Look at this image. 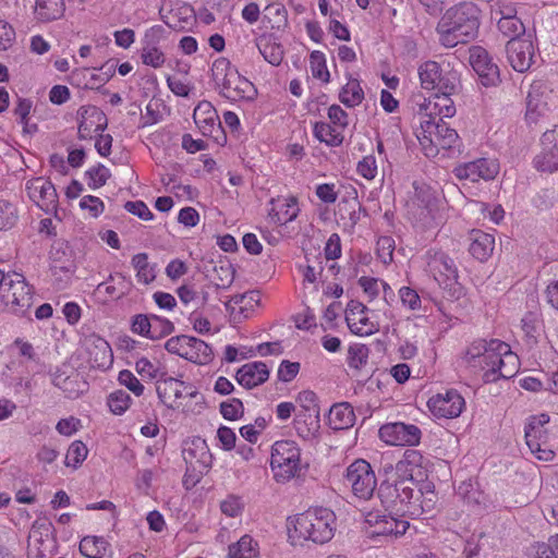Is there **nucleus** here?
Instances as JSON below:
<instances>
[{"instance_id": "5701e85b", "label": "nucleus", "mask_w": 558, "mask_h": 558, "mask_svg": "<svg viewBox=\"0 0 558 558\" xmlns=\"http://www.w3.org/2000/svg\"><path fill=\"white\" fill-rule=\"evenodd\" d=\"M454 93L436 92L432 97L424 98L422 102H417L418 112L427 119L451 118L456 113L453 100L450 98Z\"/></svg>"}, {"instance_id": "6ab92c4d", "label": "nucleus", "mask_w": 558, "mask_h": 558, "mask_svg": "<svg viewBox=\"0 0 558 558\" xmlns=\"http://www.w3.org/2000/svg\"><path fill=\"white\" fill-rule=\"evenodd\" d=\"M470 63L484 86H496L500 82L499 68L483 47L470 49Z\"/></svg>"}, {"instance_id": "a19ab883", "label": "nucleus", "mask_w": 558, "mask_h": 558, "mask_svg": "<svg viewBox=\"0 0 558 558\" xmlns=\"http://www.w3.org/2000/svg\"><path fill=\"white\" fill-rule=\"evenodd\" d=\"M135 369L143 379H155L157 383L167 375L166 368L161 363L158 361L151 362L146 357H142L135 363Z\"/></svg>"}, {"instance_id": "4d7b16f0", "label": "nucleus", "mask_w": 558, "mask_h": 558, "mask_svg": "<svg viewBox=\"0 0 558 558\" xmlns=\"http://www.w3.org/2000/svg\"><path fill=\"white\" fill-rule=\"evenodd\" d=\"M243 403L240 399L233 398L220 404V412L226 420L234 421L243 414Z\"/></svg>"}, {"instance_id": "cd10ccee", "label": "nucleus", "mask_w": 558, "mask_h": 558, "mask_svg": "<svg viewBox=\"0 0 558 558\" xmlns=\"http://www.w3.org/2000/svg\"><path fill=\"white\" fill-rule=\"evenodd\" d=\"M260 302L259 291H248L243 294H236L232 296L228 302L225 303L227 312L233 316L234 319L241 317L247 318Z\"/></svg>"}, {"instance_id": "7c9ffc66", "label": "nucleus", "mask_w": 558, "mask_h": 558, "mask_svg": "<svg viewBox=\"0 0 558 558\" xmlns=\"http://www.w3.org/2000/svg\"><path fill=\"white\" fill-rule=\"evenodd\" d=\"M132 288L130 278L121 272H116L109 276L108 281L99 283L95 292L96 294L105 293L111 299L119 300L130 294Z\"/></svg>"}, {"instance_id": "3c124183", "label": "nucleus", "mask_w": 558, "mask_h": 558, "mask_svg": "<svg viewBox=\"0 0 558 558\" xmlns=\"http://www.w3.org/2000/svg\"><path fill=\"white\" fill-rule=\"evenodd\" d=\"M220 510L227 517L236 518L241 515L244 510V501L240 496L228 495L226 499L220 502Z\"/></svg>"}, {"instance_id": "1a4fd4ad", "label": "nucleus", "mask_w": 558, "mask_h": 558, "mask_svg": "<svg viewBox=\"0 0 558 558\" xmlns=\"http://www.w3.org/2000/svg\"><path fill=\"white\" fill-rule=\"evenodd\" d=\"M416 486L412 476L399 478L395 483L386 481L380 484L378 494L384 502L395 508L400 506L398 510L408 513L409 506L420 499Z\"/></svg>"}, {"instance_id": "bb28decb", "label": "nucleus", "mask_w": 558, "mask_h": 558, "mask_svg": "<svg viewBox=\"0 0 558 558\" xmlns=\"http://www.w3.org/2000/svg\"><path fill=\"white\" fill-rule=\"evenodd\" d=\"M193 119L204 136H214L221 129L218 113L211 102L201 101L193 112Z\"/></svg>"}, {"instance_id": "f704fd0d", "label": "nucleus", "mask_w": 558, "mask_h": 558, "mask_svg": "<svg viewBox=\"0 0 558 558\" xmlns=\"http://www.w3.org/2000/svg\"><path fill=\"white\" fill-rule=\"evenodd\" d=\"M89 363L95 368H107L112 363V351L102 338H96L88 347Z\"/></svg>"}, {"instance_id": "864d4df0", "label": "nucleus", "mask_w": 558, "mask_h": 558, "mask_svg": "<svg viewBox=\"0 0 558 558\" xmlns=\"http://www.w3.org/2000/svg\"><path fill=\"white\" fill-rule=\"evenodd\" d=\"M368 359V349L363 344L351 345L348 350V364L350 367L360 369L366 364Z\"/></svg>"}, {"instance_id": "4c0bfd02", "label": "nucleus", "mask_w": 558, "mask_h": 558, "mask_svg": "<svg viewBox=\"0 0 558 558\" xmlns=\"http://www.w3.org/2000/svg\"><path fill=\"white\" fill-rule=\"evenodd\" d=\"M417 495L420 499L416 504L409 506L408 514L418 517L423 513H430L437 502V496L430 484H426L424 490L418 489Z\"/></svg>"}, {"instance_id": "0e129e2a", "label": "nucleus", "mask_w": 558, "mask_h": 558, "mask_svg": "<svg viewBox=\"0 0 558 558\" xmlns=\"http://www.w3.org/2000/svg\"><path fill=\"white\" fill-rule=\"evenodd\" d=\"M82 209L88 210L93 217H98L104 213L105 205L99 197L93 195L84 196L80 202Z\"/></svg>"}, {"instance_id": "473e14b6", "label": "nucleus", "mask_w": 558, "mask_h": 558, "mask_svg": "<svg viewBox=\"0 0 558 558\" xmlns=\"http://www.w3.org/2000/svg\"><path fill=\"white\" fill-rule=\"evenodd\" d=\"M298 199L294 196H289L278 199V205L269 210V219L276 225H286L294 220L299 215Z\"/></svg>"}, {"instance_id": "39448f33", "label": "nucleus", "mask_w": 558, "mask_h": 558, "mask_svg": "<svg viewBox=\"0 0 558 558\" xmlns=\"http://www.w3.org/2000/svg\"><path fill=\"white\" fill-rule=\"evenodd\" d=\"M0 301L4 311L19 316L27 314L33 305V292L23 275L0 270Z\"/></svg>"}, {"instance_id": "412c9836", "label": "nucleus", "mask_w": 558, "mask_h": 558, "mask_svg": "<svg viewBox=\"0 0 558 558\" xmlns=\"http://www.w3.org/2000/svg\"><path fill=\"white\" fill-rule=\"evenodd\" d=\"M507 58L517 72L527 71L534 58V45L527 38H511L506 45Z\"/></svg>"}, {"instance_id": "c9c22d12", "label": "nucleus", "mask_w": 558, "mask_h": 558, "mask_svg": "<svg viewBox=\"0 0 558 558\" xmlns=\"http://www.w3.org/2000/svg\"><path fill=\"white\" fill-rule=\"evenodd\" d=\"M65 11L64 0H36L35 17L47 23L63 16Z\"/></svg>"}, {"instance_id": "c03bdc74", "label": "nucleus", "mask_w": 558, "mask_h": 558, "mask_svg": "<svg viewBox=\"0 0 558 558\" xmlns=\"http://www.w3.org/2000/svg\"><path fill=\"white\" fill-rule=\"evenodd\" d=\"M296 401L301 408L299 411H307V416H311L310 424L315 425L319 417V408L316 395L313 391L304 390L299 393Z\"/></svg>"}, {"instance_id": "79ce46f5", "label": "nucleus", "mask_w": 558, "mask_h": 558, "mask_svg": "<svg viewBox=\"0 0 558 558\" xmlns=\"http://www.w3.org/2000/svg\"><path fill=\"white\" fill-rule=\"evenodd\" d=\"M108 547L104 537L86 536L80 543V551L87 558H101Z\"/></svg>"}, {"instance_id": "37998d69", "label": "nucleus", "mask_w": 558, "mask_h": 558, "mask_svg": "<svg viewBox=\"0 0 558 558\" xmlns=\"http://www.w3.org/2000/svg\"><path fill=\"white\" fill-rule=\"evenodd\" d=\"M340 101L347 107H355L364 99V92L360 82L355 78H350L349 82L342 87L339 94Z\"/></svg>"}, {"instance_id": "c85d7f7f", "label": "nucleus", "mask_w": 558, "mask_h": 558, "mask_svg": "<svg viewBox=\"0 0 558 558\" xmlns=\"http://www.w3.org/2000/svg\"><path fill=\"white\" fill-rule=\"evenodd\" d=\"M268 377L269 369L264 362L244 364L235 374L236 381L246 389H253L264 384Z\"/></svg>"}, {"instance_id": "b1692460", "label": "nucleus", "mask_w": 558, "mask_h": 558, "mask_svg": "<svg viewBox=\"0 0 558 558\" xmlns=\"http://www.w3.org/2000/svg\"><path fill=\"white\" fill-rule=\"evenodd\" d=\"M165 35V28L161 25H154L145 32L144 46L141 58L145 65L158 69L166 61L165 53L158 48V43Z\"/></svg>"}, {"instance_id": "09e8293b", "label": "nucleus", "mask_w": 558, "mask_h": 558, "mask_svg": "<svg viewBox=\"0 0 558 558\" xmlns=\"http://www.w3.org/2000/svg\"><path fill=\"white\" fill-rule=\"evenodd\" d=\"M498 29L506 36L511 38H520L521 34H524L525 27L519 17L513 19H498Z\"/></svg>"}, {"instance_id": "2f4dec72", "label": "nucleus", "mask_w": 558, "mask_h": 558, "mask_svg": "<svg viewBox=\"0 0 558 558\" xmlns=\"http://www.w3.org/2000/svg\"><path fill=\"white\" fill-rule=\"evenodd\" d=\"M469 252L480 262H486L495 248V238L482 230H472L470 233Z\"/></svg>"}, {"instance_id": "20e7f679", "label": "nucleus", "mask_w": 558, "mask_h": 558, "mask_svg": "<svg viewBox=\"0 0 558 558\" xmlns=\"http://www.w3.org/2000/svg\"><path fill=\"white\" fill-rule=\"evenodd\" d=\"M211 78L219 94L228 100L240 101L252 99L255 95L254 85L226 58H218L211 65Z\"/></svg>"}, {"instance_id": "aec40b11", "label": "nucleus", "mask_w": 558, "mask_h": 558, "mask_svg": "<svg viewBox=\"0 0 558 558\" xmlns=\"http://www.w3.org/2000/svg\"><path fill=\"white\" fill-rule=\"evenodd\" d=\"M368 308L356 300H351L345 308V322L350 331L356 336H371L378 327L366 315Z\"/></svg>"}, {"instance_id": "c756f323", "label": "nucleus", "mask_w": 558, "mask_h": 558, "mask_svg": "<svg viewBox=\"0 0 558 558\" xmlns=\"http://www.w3.org/2000/svg\"><path fill=\"white\" fill-rule=\"evenodd\" d=\"M524 436L527 447L538 460L550 461L554 459L555 451L549 444L547 429L525 428Z\"/></svg>"}, {"instance_id": "de8ad7c7", "label": "nucleus", "mask_w": 558, "mask_h": 558, "mask_svg": "<svg viewBox=\"0 0 558 558\" xmlns=\"http://www.w3.org/2000/svg\"><path fill=\"white\" fill-rule=\"evenodd\" d=\"M88 449L86 445L80 440L73 441L65 456L66 466L76 469L86 459Z\"/></svg>"}, {"instance_id": "13d9d810", "label": "nucleus", "mask_w": 558, "mask_h": 558, "mask_svg": "<svg viewBox=\"0 0 558 558\" xmlns=\"http://www.w3.org/2000/svg\"><path fill=\"white\" fill-rule=\"evenodd\" d=\"M395 240L391 236H380L377 241V255L384 264L392 262Z\"/></svg>"}, {"instance_id": "774afa93", "label": "nucleus", "mask_w": 558, "mask_h": 558, "mask_svg": "<svg viewBox=\"0 0 558 558\" xmlns=\"http://www.w3.org/2000/svg\"><path fill=\"white\" fill-rule=\"evenodd\" d=\"M124 208L129 213L137 216L138 218H141L143 220L153 219V213L150 211L148 206L142 201L126 202L124 205Z\"/></svg>"}, {"instance_id": "338daca9", "label": "nucleus", "mask_w": 558, "mask_h": 558, "mask_svg": "<svg viewBox=\"0 0 558 558\" xmlns=\"http://www.w3.org/2000/svg\"><path fill=\"white\" fill-rule=\"evenodd\" d=\"M360 286L363 288L364 293L368 298V302L376 299L380 291V280L371 277H361L359 279Z\"/></svg>"}, {"instance_id": "052dcab7", "label": "nucleus", "mask_w": 558, "mask_h": 558, "mask_svg": "<svg viewBox=\"0 0 558 558\" xmlns=\"http://www.w3.org/2000/svg\"><path fill=\"white\" fill-rule=\"evenodd\" d=\"M399 296L402 304L411 311H417L421 308V298L415 290L409 287H402L399 290Z\"/></svg>"}, {"instance_id": "ea45409f", "label": "nucleus", "mask_w": 558, "mask_h": 558, "mask_svg": "<svg viewBox=\"0 0 558 558\" xmlns=\"http://www.w3.org/2000/svg\"><path fill=\"white\" fill-rule=\"evenodd\" d=\"M315 137L328 146H340L343 142V134L336 126H331L326 122H316L314 125Z\"/></svg>"}, {"instance_id": "0eeeda50", "label": "nucleus", "mask_w": 558, "mask_h": 558, "mask_svg": "<svg viewBox=\"0 0 558 558\" xmlns=\"http://www.w3.org/2000/svg\"><path fill=\"white\" fill-rule=\"evenodd\" d=\"M421 86L427 90L439 93H457L460 87V75L449 63L425 61L418 66Z\"/></svg>"}, {"instance_id": "dca6fc26", "label": "nucleus", "mask_w": 558, "mask_h": 558, "mask_svg": "<svg viewBox=\"0 0 558 558\" xmlns=\"http://www.w3.org/2000/svg\"><path fill=\"white\" fill-rule=\"evenodd\" d=\"M452 172L459 180L489 181L499 173V163L496 159L478 158L456 166Z\"/></svg>"}, {"instance_id": "6e6552de", "label": "nucleus", "mask_w": 558, "mask_h": 558, "mask_svg": "<svg viewBox=\"0 0 558 558\" xmlns=\"http://www.w3.org/2000/svg\"><path fill=\"white\" fill-rule=\"evenodd\" d=\"M300 456V448L293 440H280L274 444L270 466L276 482L284 483L298 475Z\"/></svg>"}, {"instance_id": "e433bc0d", "label": "nucleus", "mask_w": 558, "mask_h": 558, "mask_svg": "<svg viewBox=\"0 0 558 558\" xmlns=\"http://www.w3.org/2000/svg\"><path fill=\"white\" fill-rule=\"evenodd\" d=\"M256 46L264 59L272 65H279L283 59V48L272 36H260Z\"/></svg>"}, {"instance_id": "f257e3e1", "label": "nucleus", "mask_w": 558, "mask_h": 558, "mask_svg": "<svg viewBox=\"0 0 558 558\" xmlns=\"http://www.w3.org/2000/svg\"><path fill=\"white\" fill-rule=\"evenodd\" d=\"M463 361L472 372L483 373L484 383L511 378L519 369L518 355L511 351L508 343L498 339H480L472 342Z\"/></svg>"}, {"instance_id": "423d86ee", "label": "nucleus", "mask_w": 558, "mask_h": 558, "mask_svg": "<svg viewBox=\"0 0 558 558\" xmlns=\"http://www.w3.org/2000/svg\"><path fill=\"white\" fill-rule=\"evenodd\" d=\"M422 133L417 135L424 155L426 157H436L440 149L459 150V135L456 130L439 119H424L421 122Z\"/></svg>"}, {"instance_id": "7ed1b4c3", "label": "nucleus", "mask_w": 558, "mask_h": 558, "mask_svg": "<svg viewBox=\"0 0 558 558\" xmlns=\"http://www.w3.org/2000/svg\"><path fill=\"white\" fill-rule=\"evenodd\" d=\"M336 515L328 508H312L288 520V539L291 545L328 543L335 535Z\"/></svg>"}, {"instance_id": "f3484780", "label": "nucleus", "mask_w": 558, "mask_h": 558, "mask_svg": "<svg viewBox=\"0 0 558 558\" xmlns=\"http://www.w3.org/2000/svg\"><path fill=\"white\" fill-rule=\"evenodd\" d=\"M156 391L159 400L170 409L178 408L177 401L184 398H196L198 392L191 385L173 377H162L156 383Z\"/></svg>"}, {"instance_id": "5fc2aeb1", "label": "nucleus", "mask_w": 558, "mask_h": 558, "mask_svg": "<svg viewBox=\"0 0 558 558\" xmlns=\"http://www.w3.org/2000/svg\"><path fill=\"white\" fill-rule=\"evenodd\" d=\"M86 175L89 179L88 186L95 190L106 184L110 177V171L104 165H98L87 170Z\"/></svg>"}, {"instance_id": "9b49d317", "label": "nucleus", "mask_w": 558, "mask_h": 558, "mask_svg": "<svg viewBox=\"0 0 558 558\" xmlns=\"http://www.w3.org/2000/svg\"><path fill=\"white\" fill-rule=\"evenodd\" d=\"M365 533L368 538L384 537L395 539L405 534L410 524L405 520H399L391 515L381 514L379 511L365 513Z\"/></svg>"}, {"instance_id": "ddd939ff", "label": "nucleus", "mask_w": 558, "mask_h": 558, "mask_svg": "<svg viewBox=\"0 0 558 558\" xmlns=\"http://www.w3.org/2000/svg\"><path fill=\"white\" fill-rule=\"evenodd\" d=\"M428 270L444 289L453 290L452 296H459L461 288L458 287V269L452 258L444 252L428 253Z\"/></svg>"}, {"instance_id": "a211bd4d", "label": "nucleus", "mask_w": 558, "mask_h": 558, "mask_svg": "<svg viewBox=\"0 0 558 558\" xmlns=\"http://www.w3.org/2000/svg\"><path fill=\"white\" fill-rule=\"evenodd\" d=\"M427 404L435 416L454 418L462 413L465 402L457 390H447L444 393L433 396Z\"/></svg>"}, {"instance_id": "f03ea898", "label": "nucleus", "mask_w": 558, "mask_h": 558, "mask_svg": "<svg viewBox=\"0 0 558 558\" xmlns=\"http://www.w3.org/2000/svg\"><path fill=\"white\" fill-rule=\"evenodd\" d=\"M478 28L480 9L473 2H461L445 12L436 32L444 47L453 48L474 39Z\"/></svg>"}, {"instance_id": "72a5a7b5", "label": "nucleus", "mask_w": 558, "mask_h": 558, "mask_svg": "<svg viewBox=\"0 0 558 558\" xmlns=\"http://www.w3.org/2000/svg\"><path fill=\"white\" fill-rule=\"evenodd\" d=\"M354 422V411L349 403L342 402L331 407L328 415V423L332 429H348L353 426Z\"/></svg>"}, {"instance_id": "4468645a", "label": "nucleus", "mask_w": 558, "mask_h": 558, "mask_svg": "<svg viewBox=\"0 0 558 558\" xmlns=\"http://www.w3.org/2000/svg\"><path fill=\"white\" fill-rule=\"evenodd\" d=\"M25 190L29 199L41 210L57 215L58 194L49 180L41 177L33 178L26 182Z\"/></svg>"}, {"instance_id": "4be33fe9", "label": "nucleus", "mask_w": 558, "mask_h": 558, "mask_svg": "<svg viewBox=\"0 0 558 558\" xmlns=\"http://www.w3.org/2000/svg\"><path fill=\"white\" fill-rule=\"evenodd\" d=\"M542 151L534 158L535 168L539 171H558V126L543 133Z\"/></svg>"}, {"instance_id": "f8f14e48", "label": "nucleus", "mask_w": 558, "mask_h": 558, "mask_svg": "<svg viewBox=\"0 0 558 558\" xmlns=\"http://www.w3.org/2000/svg\"><path fill=\"white\" fill-rule=\"evenodd\" d=\"M344 482L351 486L354 496L364 500L373 496L377 486L371 464L363 459H357L348 466Z\"/></svg>"}, {"instance_id": "6e6d98bb", "label": "nucleus", "mask_w": 558, "mask_h": 558, "mask_svg": "<svg viewBox=\"0 0 558 558\" xmlns=\"http://www.w3.org/2000/svg\"><path fill=\"white\" fill-rule=\"evenodd\" d=\"M118 380L120 385L125 386L136 397H140L144 393V386L131 371H121L119 373Z\"/></svg>"}, {"instance_id": "393cba45", "label": "nucleus", "mask_w": 558, "mask_h": 558, "mask_svg": "<svg viewBox=\"0 0 558 558\" xmlns=\"http://www.w3.org/2000/svg\"><path fill=\"white\" fill-rule=\"evenodd\" d=\"M548 86L542 81H534L530 85L526 96L525 117L530 122H536L537 119L548 110V99L550 96Z\"/></svg>"}, {"instance_id": "e2e57ef3", "label": "nucleus", "mask_w": 558, "mask_h": 558, "mask_svg": "<svg viewBox=\"0 0 558 558\" xmlns=\"http://www.w3.org/2000/svg\"><path fill=\"white\" fill-rule=\"evenodd\" d=\"M151 316L137 314L132 320V331L150 339Z\"/></svg>"}, {"instance_id": "9d476101", "label": "nucleus", "mask_w": 558, "mask_h": 558, "mask_svg": "<svg viewBox=\"0 0 558 558\" xmlns=\"http://www.w3.org/2000/svg\"><path fill=\"white\" fill-rule=\"evenodd\" d=\"M169 353L201 365L208 364L213 360L211 348L203 340L185 335L172 337L165 344Z\"/></svg>"}, {"instance_id": "680f3d73", "label": "nucleus", "mask_w": 558, "mask_h": 558, "mask_svg": "<svg viewBox=\"0 0 558 558\" xmlns=\"http://www.w3.org/2000/svg\"><path fill=\"white\" fill-rule=\"evenodd\" d=\"M16 218L12 204L8 202L0 204V230L10 229L15 223Z\"/></svg>"}, {"instance_id": "603ef678", "label": "nucleus", "mask_w": 558, "mask_h": 558, "mask_svg": "<svg viewBox=\"0 0 558 558\" xmlns=\"http://www.w3.org/2000/svg\"><path fill=\"white\" fill-rule=\"evenodd\" d=\"M174 330L173 324L157 315H151L150 339L157 340L170 335Z\"/></svg>"}, {"instance_id": "a18cd8bd", "label": "nucleus", "mask_w": 558, "mask_h": 558, "mask_svg": "<svg viewBox=\"0 0 558 558\" xmlns=\"http://www.w3.org/2000/svg\"><path fill=\"white\" fill-rule=\"evenodd\" d=\"M312 75L325 83L329 82L330 73L326 65V58L322 51L315 50L310 56Z\"/></svg>"}, {"instance_id": "8fccbe9b", "label": "nucleus", "mask_w": 558, "mask_h": 558, "mask_svg": "<svg viewBox=\"0 0 558 558\" xmlns=\"http://www.w3.org/2000/svg\"><path fill=\"white\" fill-rule=\"evenodd\" d=\"M310 417L311 416H307V411H299L294 418L295 429L303 438H310L319 427V421L315 425H311Z\"/></svg>"}, {"instance_id": "2eb2a0df", "label": "nucleus", "mask_w": 558, "mask_h": 558, "mask_svg": "<svg viewBox=\"0 0 558 558\" xmlns=\"http://www.w3.org/2000/svg\"><path fill=\"white\" fill-rule=\"evenodd\" d=\"M379 437L392 446H416L421 441L422 432L414 424L395 422L383 425L379 428Z\"/></svg>"}, {"instance_id": "69168bd1", "label": "nucleus", "mask_w": 558, "mask_h": 558, "mask_svg": "<svg viewBox=\"0 0 558 558\" xmlns=\"http://www.w3.org/2000/svg\"><path fill=\"white\" fill-rule=\"evenodd\" d=\"M300 371V363L282 361L278 369V378L281 381L289 383L295 378Z\"/></svg>"}, {"instance_id": "58836bf2", "label": "nucleus", "mask_w": 558, "mask_h": 558, "mask_svg": "<svg viewBox=\"0 0 558 558\" xmlns=\"http://www.w3.org/2000/svg\"><path fill=\"white\" fill-rule=\"evenodd\" d=\"M258 554V544L245 534L228 548V558H253Z\"/></svg>"}, {"instance_id": "49530a36", "label": "nucleus", "mask_w": 558, "mask_h": 558, "mask_svg": "<svg viewBox=\"0 0 558 558\" xmlns=\"http://www.w3.org/2000/svg\"><path fill=\"white\" fill-rule=\"evenodd\" d=\"M131 397L124 390H116L108 396L107 404L116 415L123 414L131 405Z\"/></svg>"}, {"instance_id": "a878e982", "label": "nucleus", "mask_w": 558, "mask_h": 558, "mask_svg": "<svg viewBox=\"0 0 558 558\" xmlns=\"http://www.w3.org/2000/svg\"><path fill=\"white\" fill-rule=\"evenodd\" d=\"M78 137L87 140L94 132H102L107 128V118L96 106H82L78 111Z\"/></svg>"}, {"instance_id": "bf43d9fd", "label": "nucleus", "mask_w": 558, "mask_h": 558, "mask_svg": "<svg viewBox=\"0 0 558 558\" xmlns=\"http://www.w3.org/2000/svg\"><path fill=\"white\" fill-rule=\"evenodd\" d=\"M356 171L360 175L367 180H373L377 174V165L374 156H365L357 162Z\"/></svg>"}]
</instances>
